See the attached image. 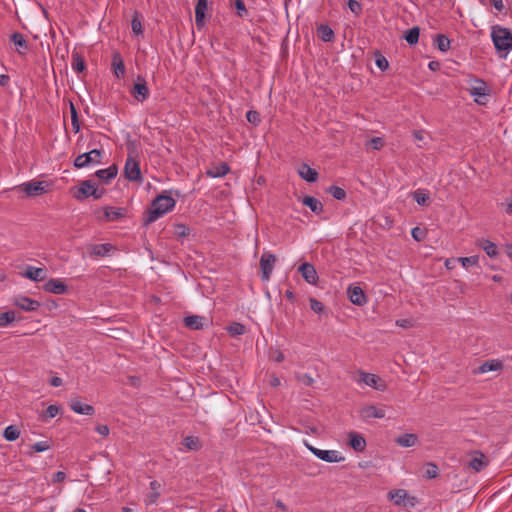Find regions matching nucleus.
I'll use <instances>...</instances> for the list:
<instances>
[{
	"instance_id": "58836bf2",
	"label": "nucleus",
	"mask_w": 512,
	"mask_h": 512,
	"mask_svg": "<svg viewBox=\"0 0 512 512\" xmlns=\"http://www.w3.org/2000/svg\"><path fill=\"white\" fill-rule=\"evenodd\" d=\"M419 35H420V29H419V27L415 26L406 32L404 38L408 44L415 45L418 43Z\"/></svg>"
},
{
	"instance_id": "a878e982",
	"label": "nucleus",
	"mask_w": 512,
	"mask_h": 512,
	"mask_svg": "<svg viewBox=\"0 0 512 512\" xmlns=\"http://www.w3.org/2000/svg\"><path fill=\"white\" fill-rule=\"evenodd\" d=\"M205 317L200 315H190L184 318V324L192 330H200L204 327Z\"/></svg>"
},
{
	"instance_id": "bb28decb",
	"label": "nucleus",
	"mask_w": 512,
	"mask_h": 512,
	"mask_svg": "<svg viewBox=\"0 0 512 512\" xmlns=\"http://www.w3.org/2000/svg\"><path fill=\"white\" fill-rule=\"evenodd\" d=\"M349 444L355 451L361 452L366 447V440L359 433L350 432L349 433Z\"/></svg>"
},
{
	"instance_id": "0e129e2a",
	"label": "nucleus",
	"mask_w": 512,
	"mask_h": 512,
	"mask_svg": "<svg viewBox=\"0 0 512 512\" xmlns=\"http://www.w3.org/2000/svg\"><path fill=\"white\" fill-rule=\"evenodd\" d=\"M491 3L497 11L502 12L504 10L503 0H491Z\"/></svg>"
},
{
	"instance_id": "8fccbe9b",
	"label": "nucleus",
	"mask_w": 512,
	"mask_h": 512,
	"mask_svg": "<svg viewBox=\"0 0 512 512\" xmlns=\"http://www.w3.org/2000/svg\"><path fill=\"white\" fill-rule=\"evenodd\" d=\"M328 191L337 200H343L346 198L345 190L339 186H331Z\"/></svg>"
},
{
	"instance_id": "a19ab883",
	"label": "nucleus",
	"mask_w": 512,
	"mask_h": 512,
	"mask_svg": "<svg viewBox=\"0 0 512 512\" xmlns=\"http://www.w3.org/2000/svg\"><path fill=\"white\" fill-rule=\"evenodd\" d=\"M435 43H436L437 48L441 52H447L450 49L451 42H450L449 38L443 34H439L436 36Z\"/></svg>"
},
{
	"instance_id": "f03ea898",
	"label": "nucleus",
	"mask_w": 512,
	"mask_h": 512,
	"mask_svg": "<svg viewBox=\"0 0 512 512\" xmlns=\"http://www.w3.org/2000/svg\"><path fill=\"white\" fill-rule=\"evenodd\" d=\"M491 39L498 52H505L501 57L506 58L512 49V33L508 28L496 25L492 27Z\"/></svg>"
},
{
	"instance_id": "b1692460",
	"label": "nucleus",
	"mask_w": 512,
	"mask_h": 512,
	"mask_svg": "<svg viewBox=\"0 0 512 512\" xmlns=\"http://www.w3.org/2000/svg\"><path fill=\"white\" fill-rule=\"evenodd\" d=\"M117 173V167L115 165H111L108 168L97 170L95 172V176L102 180L104 183H109L117 176Z\"/></svg>"
},
{
	"instance_id": "e2e57ef3",
	"label": "nucleus",
	"mask_w": 512,
	"mask_h": 512,
	"mask_svg": "<svg viewBox=\"0 0 512 512\" xmlns=\"http://www.w3.org/2000/svg\"><path fill=\"white\" fill-rule=\"evenodd\" d=\"M96 431L104 437L108 436L110 432L109 427L107 425L96 426Z\"/></svg>"
},
{
	"instance_id": "864d4df0",
	"label": "nucleus",
	"mask_w": 512,
	"mask_h": 512,
	"mask_svg": "<svg viewBox=\"0 0 512 512\" xmlns=\"http://www.w3.org/2000/svg\"><path fill=\"white\" fill-rule=\"evenodd\" d=\"M348 7L356 16H359L362 13V5L357 0H349Z\"/></svg>"
},
{
	"instance_id": "7c9ffc66",
	"label": "nucleus",
	"mask_w": 512,
	"mask_h": 512,
	"mask_svg": "<svg viewBox=\"0 0 512 512\" xmlns=\"http://www.w3.org/2000/svg\"><path fill=\"white\" fill-rule=\"evenodd\" d=\"M361 415L363 418H384L385 417V411L381 408H378L374 405H368L364 407L361 411Z\"/></svg>"
},
{
	"instance_id": "aec40b11",
	"label": "nucleus",
	"mask_w": 512,
	"mask_h": 512,
	"mask_svg": "<svg viewBox=\"0 0 512 512\" xmlns=\"http://www.w3.org/2000/svg\"><path fill=\"white\" fill-rule=\"evenodd\" d=\"M297 172L299 176L307 182L313 183L318 179V172L311 168L307 163L300 164Z\"/></svg>"
},
{
	"instance_id": "6e6552de",
	"label": "nucleus",
	"mask_w": 512,
	"mask_h": 512,
	"mask_svg": "<svg viewBox=\"0 0 512 512\" xmlns=\"http://www.w3.org/2000/svg\"><path fill=\"white\" fill-rule=\"evenodd\" d=\"M97 219L104 222L117 221L124 218L126 209L121 207L105 206L101 210L96 211Z\"/></svg>"
},
{
	"instance_id": "5701e85b",
	"label": "nucleus",
	"mask_w": 512,
	"mask_h": 512,
	"mask_svg": "<svg viewBox=\"0 0 512 512\" xmlns=\"http://www.w3.org/2000/svg\"><path fill=\"white\" fill-rule=\"evenodd\" d=\"M70 408L75 413L81 414V415H93L94 411H95L93 406H91L89 404L82 403L78 399H72L70 401Z\"/></svg>"
},
{
	"instance_id": "4d7b16f0",
	"label": "nucleus",
	"mask_w": 512,
	"mask_h": 512,
	"mask_svg": "<svg viewBox=\"0 0 512 512\" xmlns=\"http://www.w3.org/2000/svg\"><path fill=\"white\" fill-rule=\"evenodd\" d=\"M425 475L427 478L432 479L438 475V468L433 463H428L425 471Z\"/></svg>"
},
{
	"instance_id": "2f4dec72",
	"label": "nucleus",
	"mask_w": 512,
	"mask_h": 512,
	"mask_svg": "<svg viewBox=\"0 0 512 512\" xmlns=\"http://www.w3.org/2000/svg\"><path fill=\"white\" fill-rule=\"evenodd\" d=\"M71 67L76 73H82L86 68L84 57L77 51L72 52Z\"/></svg>"
},
{
	"instance_id": "cd10ccee",
	"label": "nucleus",
	"mask_w": 512,
	"mask_h": 512,
	"mask_svg": "<svg viewBox=\"0 0 512 512\" xmlns=\"http://www.w3.org/2000/svg\"><path fill=\"white\" fill-rule=\"evenodd\" d=\"M182 445L184 449L181 451H198L202 448V443L199 437L197 436H187L183 439Z\"/></svg>"
},
{
	"instance_id": "20e7f679",
	"label": "nucleus",
	"mask_w": 512,
	"mask_h": 512,
	"mask_svg": "<svg viewBox=\"0 0 512 512\" xmlns=\"http://www.w3.org/2000/svg\"><path fill=\"white\" fill-rule=\"evenodd\" d=\"M104 194V189H99L92 180L81 182L77 191L73 194L74 198L82 201L88 197L100 199Z\"/></svg>"
},
{
	"instance_id": "0eeeda50",
	"label": "nucleus",
	"mask_w": 512,
	"mask_h": 512,
	"mask_svg": "<svg viewBox=\"0 0 512 512\" xmlns=\"http://www.w3.org/2000/svg\"><path fill=\"white\" fill-rule=\"evenodd\" d=\"M359 384H365L377 391H385L387 389V383L384 379L376 374L359 371Z\"/></svg>"
},
{
	"instance_id": "6e6d98bb",
	"label": "nucleus",
	"mask_w": 512,
	"mask_h": 512,
	"mask_svg": "<svg viewBox=\"0 0 512 512\" xmlns=\"http://www.w3.org/2000/svg\"><path fill=\"white\" fill-rule=\"evenodd\" d=\"M310 308L315 312V313H322L324 311V305L322 302H320L319 300L315 299V298H311L310 299Z\"/></svg>"
},
{
	"instance_id": "7ed1b4c3",
	"label": "nucleus",
	"mask_w": 512,
	"mask_h": 512,
	"mask_svg": "<svg viewBox=\"0 0 512 512\" xmlns=\"http://www.w3.org/2000/svg\"><path fill=\"white\" fill-rule=\"evenodd\" d=\"M305 447L318 459L327 463H340L345 461V456L338 450H322L314 447L308 441L303 442Z\"/></svg>"
},
{
	"instance_id": "37998d69",
	"label": "nucleus",
	"mask_w": 512,
	"mask_h": 512,
	"mask_svg": "<svg viewBox=\"0 0 512 512\" xmlns=\"http://www.w3.org/2000/svg\"><path fill=\"white\" fill-rule=\"evenodd\" d=\"M15 313L13 311L0 312V327H7L15 321Z\"/></svg>"
},
{
	"instance_id": "f257e3e1",
	"label": "nucleus",
	"mask_w": 512,
	"mask_h": 512,
	"mask_svg": "<svg viewBox=\"0 0 512 512\" xmlns=\"http://www.w3.org/2000/svg\"><path fill=\"white\" fill-rule=\"evenodd\" d=\"M175 204L176 201L171 196L159 195L151 204L146 223L155 222L160 217L173 210Z\"/></svg>"
},
{
	"instance_id": "39448f33",
	"label": "nucleus",
	"mask_w": 512,
	"mask_h": 512,
	"mask_svg": "<svg viewBox=\"0 0 512 512\" xmlns=\"http://www.w3.org/2000/svg\"><path fill=\"white\" fill-rule=\"evenodd\" d=\"M50 186L47 181L31 180L18 185L16 189L23 191L28 197H36L48 193Z\"/></svg>"
},
{
	"instance_id": "f704fd0d",
	"label": "nucleus",
	"mask_w": 512,
	"mask_h": 512,
	"mask_svg": "<svg viewBox=\"0 0 512 512\" xmlns=\"http://www.w3.org/2000/svg\"><path fill=\"white\" fill-rule=\"evenodd\" d=\"M302 202L315 214H321L323 212V204L315 197L305 196Z\"/></svg>"
},
{
	"instance_id": "5fc2aeb1",
	"label": "nucleus",
	"mask_w": 512,
	"mask_h": 512,
	"mask_svg": "<svg viewBox=\"0 0 512 512\" xmlns=\"http://www.w3.org/2000/svg\"><path fill=\"white\" fill-rule=\"evenodd\" d=\"M297 380L302 383L303 385L305 386H312L314 384V379L311 375L309 374H298L297 375Z\"/></svg>"
},
{
	"instance_id": "423d86ee",
	"label": "nucleus",
	"mask_w": 512,
	"mask_h": 512,
	"mask_svg": "<svg viewBox=\"0 0 512 512\" xmlns=\"http://www.w3.org/2000/svg\"><path fill=\"white\" fill-rule=\"evenodd\" d=\"M489 92V87L485 81L478 78L472 80L469 88V93L471 96L474 97V101L477 104L485 105Z\"/></svg>"
},
{
	"instance_id": "a211bd4d",
	"label": "nucleus",
	"mask_w": 512,
	"mask_h": 512,
	"mask_svg": "<svg viewBox=\"0 0 512 512\" xmlns=\"http://www.w3.org/2000/svg\"><path fill=\"white\" fill-rule=\"evenodd\" d=\"M503 369V362L499 359H492L483 362L475 371V374H484L490 371H501Z\"/></svg>"
},
{
	"instance_id": "c756f323",
	"label": "nucleus",
	"mask_w": 512,
	"mask_h": 512,
	"mask_svg": "<svg viewBox=\"0 0 512 512\" xmlns=\"http://www.w3.org/2000/svg\"><path fill=\"white\" fill-rule=\"evenodd\" d=\"M476 244L482 248L489 257L494 258L498 255V248L494 242L487 239H479Z\"/></svg>"
},
{
	"instance_id": "72a5a7b5",
	"label": "nucleus",
	"mask_w": 512,
	"mask_h": 512,
	"mask_svg": "<svg viewBox=\"0 0 512 512\" xmlns=\"http://www.w3.org/2000/svg\"><path fill=\"white\" fill-rule=\"evenodd\" d=\"M151 492L147 495L146 503L155 504L160 497L161 484L157 480L150 482Z\"/></svg>"
},
{
	"instance_id": "de8ad7c7",
	"label": "nucleus",
	"mask_w": 512,
	"mask_h": 512,
	"mask_svg": "<svg viewBox=\"0 0 512 512\" xmlns=\"http://www.w3.org/2000/svg\"><path fill=\"white\" fill-rule=\"evenodd\" d=\"M457 261L461 262L464 268L469 266H478L479 265V257L478 256H470V257H460Z\"/></svg>"
},
{
	"instance_id": "680f3d73",
	"label": "nucleus",
	"mask_w": 512,
	"mask_h": 512,
	"mask_svg": "<svg viewBox=\"0 0 512 512\" xmlns=\"http://www.w3.org/2000/svg\"><path fill=\"white\" fill-rule=\"evenodd\" d=\"M60 407L57 405H49L46 409L45 415L48 418H54L59 414Z\"/></svg>"
},
{
	"instance_id": "412c9836",
	"label": "nucleus",
	"mask_w": 512,
	"mask_h": 512,
	"mask_svg": "<svg viewBox=\"0 0 512 512\" xmlns=\"http://www.w3.org/2000/svg\"><path fill=\"white\" fill-rule=\"evenodd\" d=\"M10 41L15 45L16 51L21 55H24L29 49L28 42L19 32L13 33L10 36Z\"/></svg>"
},
{
	"instance_id": "f8f14e48",
	"label": "nucleus",
	"mask_w": 512,
	"mask_h": 512,
	"mask_svg": "<svg viewBox=\"0 0 512 512\" xmlns=\"http://www.w3.org/2000/svg\"><path fill=\"white\" fill-rule=\"evenodd\" d=\"M124 175L130 181H140L142 179L139 162L131 155L126 159Z\"/></svg>"
},
{
	"instance_id": "69168bd1",
	"label": "nucleus",
	"mask_w": 512,
	"mask_h": 512,
	"mask_svg": "<svg viewBox=\"0 0 512 512\" xmlns=\"http://www.w3.org/2000/svg\"><path fill=\"white\" fill-rule=\"evenodd\" d=\"M66 478V474L62 471H58L54 474L53 481L54 482H62Z\"/></svg>"
},
{
	"instance_id": "13d9d810",
	"label": "nucleus",
	"mask_w": 512,
	"mask_h": 512,
	"mask_svg": "<svg viewBox=\"0 0 512 512\" xmlns=\"http://www.w3.org/2000/svg\"><path fill=\"white\" fill-rule=\"evenodd\" d=\"M50 447L51 446L48 441H39V442H36L35 444H33L32 449L35 452H44V451H47L48 449H50Z\"/></svg>"
},
{
	"instance_id": "e433bc0d",
	"label": "nucleus",
	"mask_w": 512,
	"mask_h": 512,
	"mask_svg": "<svg viewBox=\"0 0 512 512\" xmlns=\"http://www.w3.org/2000/svg\"><path fill=\"white\" fill-rule=\"evenodd\" d=\"M390 500L396 505H405V499L407 498V492L403 489L393 490L388 493Z\"/></svg>"
},
{
	"instance_id": "79ce46f5",
	"label": "nucleus",
	"mask_w": 512,
	"mask_h": 512,
	"mask_svg": "<svg viewBox=\"0 0 512 512\" xmlns=\"http://www.w3.org/2000/svg\"><path fill=\"white\" fill-rule=\"evenodd\" d=\"M227 331L231 336H240L246 332V327L238 322H233L227 327Z\"/></svg>"
},
{
	"instance_id": "49530a36",
	"label": "nucleus",
	"mask_w": 512,
	"mask_h": 512,
	"mask_svg": "<svg viewBox=\"0 0 512 512\" xmlns=\"http://www.w3.org/2000/svg\"><path fill=\"white\" fill-rule=\"evenodd\" d=\"M70 110H71V124L75 133L80 131V123L78 119L77 110L72 102H70Z\"/></svg>"
},
{
	"instance_id": "9b49d317",
	"label": "nucleus",
	"mask_w": 512,
	"mask_h": 512,
	"mask_svg": "<svg viewBox=\"0 0 512 512\" xmlns=\"http://www.w3.org/2000/svg\"><path fill=\"white\" fill-rule=\"evenodd\" d=\"M276 263V256L274 254L264 252L260 258L261 279L269 281L272 271Z\"/></svg>"
},
{
	"instance_id": "bf43d9fd",
	"label": "nucleus",
	"mask_w": 512,
	"mask_h": 512,
	"mask_svg": "<svg viewBox=\"0 0 512 512\" xmlns=\"http://www.w3.org/2000/svg\"><path fill=\"white\" fill-rule=\"evenodd\" d=\"M411 235L416 241H422L426 235V232L419 227H414L411 231Z\"/></svg>"
},
{
	"instance_id": "a18cd8bd",
	"label": "nucleus",
	"mask_w": 512,
	"mask_h": 512,
	"mask_svg": "<svg viewBox=\"0 0 512 512\" xmlns=\"http://www.w3.org/2000/svg\"><path fill=\"white\" fill-rule=\"evenodd\" d=\"M413 198L421 206H425L429 203V195L421 189L413 192Z\"/></svg>"
},
{
	"instance_id": "4c0bfd02",
	"label": "nucleus",
	"mask_w": 512,
	"mask_h": 512,
	"mask_svg": "<svg viewBox=\"0 0 512 512\" xmlns=\"http://www.w3.org/2000/svg\"><path fill=\"white\" fill-rule=\"evenodd\" d=\"M317 30H318L319 37L324 42H330L333 40L334 32L328 25L321 24Z\"/></svg>"
},
{
	"instance_id": "473e14b6",
	"label": "nucleus",
	"mask_w": 512,
	"mask_h": 512,
	"mask_svg": "<svg viewBox=\"0 0 512 512\" xmlns=\"http://www.w3.org/2000/svg\"><path fill=\"white\" fill-rule=\"evenodd\" d=\"M206 10L207 0H198L195 6V22L198 27L203 25Z\"/></svg>"
},
{
	"instance_id": "603ef678",
	"label": "nucleus",
	"mask_w": 512,
	"mask_h": 512,
	"mask_svg": "<svg viewBox=\"0 0 512 512\" xmlns=\"http://www.w3.org/2000/svg\"><path fill=\"white\" fill-rule=\"evenodd\" d=\"M234 6L239 17L242 18L248 14V10L243 0H235Z\"/></svg>"
},
{
	"instance_id": "6ab92c4d",
	"label": "nucleus",
	"mask_w": 512,
	"mask_h": 512,
	"mask_svg": "<svg viewBox=\"0 0 512 512\" xmlns=\"http://www.w3.org/2000/svg\"><path fill=\"white\" fill-rule=\"evenodd\" d=\"M22 276L35 282L43 281L47 277L45 269L34 266H28Z\"/></svg>"
},
{
	"instance_id": "052dcab7",
	"label": "nucleus",
	"mask_w": 512,
	"mask_h": 512,
	"mask_svg": "<svg viewBox=\"0 0 512 512\" xmlns=\"http://www.w3.org/2000/svg\"><path fill=\"white\" fill-rule=\"evenodd\" d=\"M385 144V141L381 137H374L370 140V146L374 150H380Z\"/></svg>"
},
{
	"instance_id": "9d476101",
	"label": "nucleus",
	"mask_w": 512,
	"mask_h": 512,
	"mask_svg": "<svg viewBox=\"0 0 512 512\" xmlns=\"http://www.w3.org/2000/svg\"><path fill=\"white\" fill-rule=\"evenodd\" d=\"M130 93L138 102L143 103L146 101L150 96V90L147 86L146 80L143 77L138 76L130 90Z\"/></svg>"
},
{
	"instance_id": "c9c22d12",
	"label": "nucleus",
	"mask_w": 512,
	"mask_h": 512,
	"mask_svg": "<svg viewBox=\"0 0 512 512\" xmlns=\"http://www.w3.org/2000/svg\"><path fill=\"white\" fill-rule=\"evenodd\" d=\"M113 250V246L109 243L94 244L90 247V254L94 256H106Z\"/></svg>"
},
{
	"instance_id": "774afa93",
	"label": "nucleus",
	"mask_w": 512,
	"mask_h": 512,
	"mask_svg": "<svg viewBox=\"0 0 512 512\" xmlns=\"http://www.w3.org/2000/svg\"><path fill=\"white\" fill-rule=\"evenodd\" d=\"M376 64L382 70H384V69H386L388 67V62H387V60L384 57L381 58V59H377L376 60Z\"/></svg>"
},
{
	"instance_id": "c03bdc74",
	"label": "nucleus",
	"mask_w": 512,
	"mask_h": 512,
	"mask_svg": "<svg viewBox=\"0 0 512 512\" xmlns=\"http://www.w3.org/2000/svg\"><path fill=\"white\" fill-rule=\"evenodd\" d=\"M131 28H132V32L136 35V36H140V35H143V27H142V22L139 18V15L137 12L134 13V16L132 18V21H131Z\"/></svg>"
},
{
	"instance_id": "393cba45",
	"label": "nucleus",
	"mask_w": 512,
	"mask_h": 512,
	"mask_svg": "<svg viewBox=\"0 0 512 512\" xmlns=\"http://www.w3.org/2000/svg\"><path fill=\"white\" fill-rule=\"evenodd\" d=\"M230 171V167L227 163H220V164H215V165H212L207 171H206V174L207 176L211 177V178H219V177H223L225 176L226 174H228Z\"/></svg>"
},
{
	"instance_id": "f3484780",
	"label": "nucleus",
	"mask_w": 512,
	"mask_h": 512,
	"mask_svg": "<svg viewBox=\"0 0 512 512\" xmlns=\"http://www.w3.org/2000/svg\"><path fill=\"white\" fill-rule=\"evenodd\" d=\"M487 465L488 461L486 456L480 451H474L470 461L468 462V467L474 472H480Z\"/></svg>"
},
{
	"instance_id": "ddd939ff",
	"label": "nucleus",
	"mask_w": 512,
	"mask_h": 512,
	"mask_svg": "<svg viewBox=\"0 0 512 512\" xmlns=\"http://www.w3.org/2000/svg\"><path fill=\"white\" fill-rule=\"evenodd\" d=\"M43 290L52 294L63 295L68 291L67 285L59 278H51L44 285Z\"/></svg>"
},
{
	"instance_id": "09e8293b",
	"label": "nucleus",
	"mask_w": 512,
	"mask_h": 512,
	"mask_svg": "<svg viewBox=\"0 0 512 512\" xmlns=\"http://www.w3.org/2000/svg\"><path fill=\"white\" fill-rule=\"evenodd\" d=\"M174 234L179 238L186 237L190 234V228L182 223L176 224L174 227Z\"/></svg>"
},
{
	"instance_id": "c85d7f7f",
	"label": "nucleus",
	"mask_w": 512,
	"mask_h": 512,
	"mask_svg": "<svg viewBox=\"0 0 512 512\" xmlns=\"http://www.w3.org/2000/svg\"><path fill=\"white\" fill-rule=\"evenodd\" d=\"M418 442V436L414 433H405L395 439V443L401 447H412Z\"/></svg>"
},
{
	"instance_id": "338daca9",
	"label": "nucleus",
	"mask_w": 512,
	"mask_h": 512,
	"mask_svg": "<svg viewBox=\"0 0 512 512\" xmlns=\"http://www.w3.org/2000/svg\"><path fill=\"white\" fill-rule=\"evenodd\" d=\"M62 383H63L62 379L58 376L52 377L50 379V385L53 387H59L62 385Z\"/></svg>"
},
{
	"instance_id": "1a4fd4ad",
	"label": "nucleus",
	"mask_w": 512,
	"mask_h": 512,
	"mask_svg": "<svg viewBox=\"0 0 512 512\" xmlns=\"http://www.w3.org/2000/svg\"><path fill=\"white\" fill-rule=\"evenodd\" d=\"M102 151L93 149L76 157L74 166L76 168H85L91 164H99L101 162Z\"/></svg>"
},
{
	"instance_id": "ea45409f",
	"label": "nucleus",
	"mask_w": 512,
	"mask_h": 512,
	"mask_svg": "<svg viewBox=\"0 0 512 512\" xmlns=\"http://www.w3.org/2000/svg\"><path fill=\"white\" fill-rule=\"evenodd\" d=\"M20 436L19 429L14 425H9L4 429L3 437L7 441H15Z\"/></svg>"
},
{
	"instance_id": "4be33fe9",
	"label": "nucleus",
	"mask_w": 512,
	"mask_h": 512,
	"mask_svg": "<svg viewBox=\"0 0 512 512\" xmlns=\"http://www.w3.org/2000/svg\"><path fill=\"white\" fill-rule=\"evenodd\" d=\"M112 68H113L114 75L118 79H121L125 76L126 69H125L124 61H123L122 56L118 52H115L113 54Z\"/></svg>"
},
{
	"instance_id": "dca6fc26",
	"label": "nucleus",
	"mask_w": 512,
	"mask_h": 512,
	"mask_svg": "<svg viewBox=\"0 0 512 512\" xmlns=\"http://www.w3.org/2000/svg\"><path fill=\"white\" fill-rule=\"evenodd\" d=\"M14 305L27 312L36 311L40 307V303L38 301L26 296L15 297Z\"/></svg>"
},
{
	"instance_id": "2eb2a0df",
	"label": "nucleus",
	"mask_w": 512,
	"mask_h": 512,
	"mask_svg": "<svg viewBox=\"0 0 512 512\" xmlns=\"http://www.w3.org/2000/svg\"><path fill=\"white\" fill-rule=\"evenodd\" d=\"M298 271L306 282L309 284H316L318 275L312 264L305 262L299 266Z\"/></svg>"
},
{
	"instance_id": "4468645a",
	"label": "nucleus",
	"mask_w": 512,
	"mask_h": 512,
	"mask_svg": "<svg viewBox=\"0 0 512 512\" xmlns=\"http://www.w3.org/2000/svg\"><path fill=\"white\" fill-rule=\"evenodd\" d=\"M347 295L349 300L355 305L363 306L367 303V297L359 286L350 285L347 289Z\"/></svg>"
},
{
	"instance_id": "3c124183",
	"label": "nucleus",
	"mask_w": 512,
	"mask_h": 512,
	"mask_svg": "<svg viewBox=\"0 0 512 512\" xmlns=\"http://www.w3.org/2000/svg\"><path fill=\"white\" fill-rule=\"evenodd\" d=\"M246 119L249 123L253 124L254 126L259 125L261 122L260 114L256 110H249L246 113Z\"/></svg>"
}]
</instances>
